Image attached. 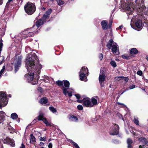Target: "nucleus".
<instances>
[{
    "label": "nucleus",
    "instance_id": "nucleus-1",
    "mask_svg": "<svg viewBox=\"0 0 148 148\" xmlns=\"http://www.w3.org/2000/svg\"><path fill=\"white\" fill-rule=\"evenodd\" d=\"M25 65L29 73L25 76L27 78V81L32 85L37 84L39 77L42 66L36 53L27 55L25 60Z\"/></svg>",
    "mask_w": 148,
    "mask_h": 148
},
{
    "label": "nucleus",
    "instance_id": "nucleus-2",
    "mask_svg": "<svg viewBox=\"0 0 148 148\" xmlns=\"http://www.w3.org/2000/svg\"><path fill=\"white\" fill-rule=\"evenodd\" d=\"M46 20L45 18H43V17L42 18L38 20L36 23V25L32 27L31 29L33 32H30L28 31L27 30H25L22 32L19 33L18 36H25V37H30L31 36H34V34L38 32L40 30V29H38L39 27L42 25L44 22L46 21Z\"/></svg>",
    "mask_w": 148,
    "mask_h": 148
},
{
    "label": "nucleus",
    "instance_id": "nucleus-3",
    "mask_svg": "<svg viewBox=\"0 0 148 148\" xmlns=\"http://www.w3.org/2000/svg\"><path fill=\"white\" fill-rule=\"evenodd\" d=\"M134 16L131 20V25L132 28L138 31H140L143 28V25L141 20Z\"/></svg>",
    "mask_w": 148,
    "mask_h": 148
},
{
    "label": "nucleus",
    "instance_id": "nucleus-4",
    "mask_svg": "<svg viewBox=\"0 0 148 148\" xmlns=\"http://www.w3.org/2000/svg\"><path fill=\"white\" fill-rule=\"evenodd\" d=\"M132 4L130 3H121V8L127 12L128 15L132 14L133 13L134 8L132 7Z\"/></svg>",
    "mask_w": 148,
    "mask_h": 148
},
{
    "label": "nucleus",
    "instance_id": "nucleus-5",
    "mask_svg": "<svg viewBox=\"0 0 148 148\" xmlns=\"http://www.w3.org/2000/svg\"><path fill=\"white\" fill-rule=\"evenodd\" d=\"M25 12L28 14H32L36 10L35 5L33 3L28 2L24 6Z\"/></svg>",
    "mask_w": 148,
    "mask_h": 148
},
{
    "label": "nucleus",
    "instance_id": "nucleus-6",
    "mask_svg": "<svg viewBox=\"0 0 148 148\" xmlns=\"http://www.w3.org/2000/svg\"><path fill=\"white\" fill-rule=\"evenodd\" d=\"M7 94L3 93L2 92H0V108L2 107L5 106L8 103Z\"/></svg>",
    "mask_w": 148,
    "mask_h": 148
},
{
    "label": "nucleus",
    "instance_id": "nucleus-7",
    "mask_svg": "<svg viewBox=\"0 0 148 148\" xmlns=\"http://www.w3.org/2000/svg\"><path fill=\"white\" fill-rule=\"evenodd\" d=\"M22 57L21 56H16L15 58L14 65L15 72H16L19 69V67L21 65Z\"/></svg>",
    "mask_w": 148,
    "mask_h": 148
},
{
    "label": "nucleus",
    "instance_id": "nucleus-8",
    "mask_svg": "<svg viewBox=\"0 0 148 148\" xmlns=\"http://www.w3.org/2000/svg\"><path fill=\"white\" fill-rule=\"evenodd\" d=\"M77 101L79 103L83 102V105L87 107H93L90 98L87 97L84 98L82 100H77Z\"/></svg>",
    "mask_w": 148,
    "mask_h": 148
},
{
    "label": "nucleus",
    "instance_id": "nucleus-9",
    "mask_svg": "<svg viewBox=\"0 0 148 148\" xmlns=\"http://www.w3.org/2000/svg\"><path fill=\"white\" fill-rule=\"evenodd\" d=\"M141 4L137 3L136 4L135 9L136 10L139 12H140L145 11L146 9L148 11V8L146 9V7L143 4V1H141Z\"/></svg>",
    "mask_w": 148,
    "mask_h": 148
},
{
    "label": "nucleus",
    "instance_id": "nucleus-10",
    "mask_svg": "<svg viewBox=\"0 0 148 148\" xmlns=\"http://www.w3.org/2000/svg\"><path fill=\"white\" fill-rule=\"evenodd\" d=\"M3 141L4 143L9 144L12 147H14L15 146L14 141L12 138L7 137L4 139Z\"/></svg>",
    "mask_w": 148,
    "mask_h": 148
},
{
    "label": "nucleus",
    "instance_id": "nucleus-11",
    "mask_svg": "<svg viewBox=\"0 0 148 148\" xmlns=\"http://www.w3.org/2000/svg\"><path fill=\"white\" fill-rule=\"evenodd\" d=\"M114 126L112 128V132H110V134L111 135H117L119 133V127L116 124H114Z\"/></svg>",
    "mask_w": 148,
    "mask_h": 148
},
{
    "label": "nucleus",
    "instance_id": "nucleus-12",
    "mask_svg": "<svg viewBox=\"0 0 148 148\" xmlns=\"http://www.w3.org/2000/svg\"><path fill=\"white\" fill-rule=\"evenodd\" d=\"M39 103L45 106H48L49 105V103L48 102V99L46 97H43L41 98L39 100Z\"/></svg>",
    "mask_w": 148,
    "mask_h": 148
},
{
    "label": "nucleus",
    "instance_id": "nucleus-13",
    "mask_svg": "<svg viewBox=\"0 0 148 148\" xmlns=\"http://www.w3.org/2000/svg\"><path fill=\"white\" fill-rule=\"evenodd\" d=\"M6 114L2 111H0V123H2L5 120V116Z\"/></svg>",
    "mask_w": 148,
    "mask_h": 148
},
{
    "label": "nucleus",
    "instance_id": "nucleus-14",
    "mask_svg": "<svg viewBox=\"0 0 148 148\" xmlns=\"http://www.w3.org/2000/svg\"><path fill=\"white\" fill-rule=\"evenodd\" d=\"M108 22L107 21L103 20L101 22V25L103 29L106 30L108 28Z\"/></svg>",
    "mask_w": 148,
    "mask_h": 148
},
{
    "label": "nucleus",
    "instance_id": "nucleus-15",
    "mask_svg": "<svg viewBox=\"0 0 148 148\" xmlns=\"http://www.w3.org/2000/svg\"><path fill=\"white\" fill-rule=\"evenodd\" d=\"M52 12V10L51 9L48 10L43 16V18H45L46 20V19L49 18L50 14Z\"/></svg>",
    "mask_w": 148,
    "mask_h": 148
},
{
    "label": "nucleus",
    "instance_id": "nucleus-16",
    "mask_svg": "<svg viewBox=\"0 0 148 148\" xmlns=\"http://www.w3.org/2000/svg\"><path fill=\"white\" fill-rule=\"evenodd\" d=\"M133 143V140L130 138H128L127 140V148H132L133 146L132 145Z\"/></svg>",
    "mask_w": 148,
    "mask_h": 148
},
{
    "label": "nucleus",
    "instance_id": "nucleus-17",
    "mask_svg": "<svg viewBox=\"0 0 148 148\" xmlns=\"http://www.w3.org/2000/svg\"><path fill=\"white\" fill-rule=\"evenodd\" d=\"M138 53V50L135 48H133L130 49V53L131 55H136Z\"/></svg>",
    "mask_w": 148,
    "mask_h": 148
},
{
    "label": "nucleus",
    "instance_id": "nucleus-18",
    "mask_svg": "<svg viewBox=\"0 0 148 148\" xmlns=\"http://www.w3.org/2000/svg\"><path fill=\"white\" fill-rule=\"evenodd\" d=\"M139 140L145 144L146 145L148 146V140L145 137H141L139 138Z\"/></svg>",
    "mask_w": 148,
    "mask_h": 148
},
{
    "label": "nucleus",
    "instance_id": "nucleus-19",
    "mask_svg": "<svg viewBox=\"0 0 148 148\" xmlns=\"http://www.w3.org/2000/svg\"><path fill=\"white\" fill-rule=\"evenodd\" d=\"M84 73L85 74H87L88 72V70L87 67H82L80 71V73Z\"/></svg>",
    "mask_w": 148,
    "mask_h": 148
},
{
    "label": "nucleus",
    "instance_id": "nucleus-20",
    "mask_svg": "<svg viewBox=\"0 0 148 148\" xmlns=\"http://www.w3.org/2000/svg\"><path fill=\"white\" fill-rule=\"evenodd\" d=\"M69 119L73 121L77 122L78 121V119L77 117L73 115H70Z\"/></svg>",
    "mask_w": 148,
    "mask_h": 148
},
{
    "label": "nucleus",
    "instance_id": "nucleus-21",
    "mask_svg": "<svg viewBox=\"0 0 148 148\" xmlns=\"http://www.w3.org/2000/svg\"><path fill=\"white\" fill-rule=\"evenodd\" d=\"M63 84L65 88H69L70 84L68 80H63Z\"/></svg>",
    "mask_w": 148,
    "mask_h": 148
},
{
    "label": "nucleus",
    "instance_id": "nucleus-22",
    "mask_svg": "<svg viewBox=\"0 0 148 148\" xmlns=\"http://www.w3.org/2000/svg\"><path fill=\"white\" fill-rule=\"evenodd\" d=\"M113 42V39L111 38L109 41L108 42L106 46L109 49H110L112 47V45Z\"/></svg>",
    "mask_w": 148,
    "mask_h": 148
},
{
    "label": "nucleus",
    "instance_id": "nucleus-23",
    "mask_svg": "<svg viewBox=\"0 0 148 148\" xmlns=\"http://www.w3.org/2000/svg\"><path fill=\"white\" fill-rule=\"evenodd\" d=\"M38 117V121H42L45 118L44 116V114L42 112L40 113Z\"/></svg>",
    "mask_w": 148,
    "mask_h": 148
},
{
    "label": "nucleus",
    "instance_id": "nucleus-24",
    "mask_svg": "<svg viewBox=\"0 0 148 148\" xmlns=\"http://www.w3.org/2000/svg\"><path fill=\"white\" fill-rule=\"evenodd\" d=\"M30 142L31 143L33 144L36 142V138L32 134H31L30 135Z\"/></svg>",
    "mask_w": 148,
    "mask_h": 148
},
{
    "label": "nucleus",
    "instance_id": "nucleus-25",
    "mask_svg": "<svg viewBox=\"0 0 148 148\" xmlns=\"http://www.w3.org/2000/svg\"><path fill=\"white\" fill-rule=\"evenodd\" d=\"M106 79L105 75H99V82L104 81Z\"/></svg>",
    "mask_w": 148,
    "mask_h": 148
},
{
    "label": "nucleus",
    "instance_id": "nucleus-26",
    "mask_svg": "<svg viewBox=\"0 0 148 148\" xmlns=\"http://www.w3.org/2000/svg\"><path fill=\"white\" fill-rule=\"evenodd\" d=\"M91 101V103H92V105H93V107L94 105H97L98 103L97 99L94 98V97H92V98Z\"/></svg>",
    "mask_w": 148,
    "mask_h": 148
},
{
    "label": "nucleus",
    "instance_id": "nucleus-27",
    "mask_svg": "<svg viewBox=\"0 0 148 148\" xmlns=\"http://www.w3.org/2000/svg\"><path fill=\"white\" fill-rule=\"evenodd\" d=\"M69 88H65L64 86H62L61 89L63 90V93L65 95H66L67 93L69 92V91L67 90Z\"/></svg>",
    "mask_w": 148,
    "mask_h": 148
},
{
    "label": "nucleus",
    "instance_id": "nucleus-28",
    "mask_svg": "<svg viewBox=\"0 0 148 148\" xmlns=\"http://www.w3.org/2000/svg\"><path fill=\"white\" fill-rule=\"evenodd\" d=\"M112 51L113 53H116L118 49V47H117L116 45H113L112 47Z\"/></svg>",
    "mask_w": 148,
    "mask_h": 148
},
{
    "label": "nucleus",
    "instance_id": "nucleus-29",
    "mask_svg": "<svg viewBox=\"0 0 148 148\" xmlns=\"http://www.w3.org/2000/svg\"><path fill=\"white\" fill-rule=\"evenodd\" d=\"M86 74L84 73H80L79 74V79L81 81H83L84 79L86 77Z\"/></svg>",
    "mask_w": 148,
    "mask_h": 148
},
{
    "label": "nucleus",
    "instance_id": "nucleus-30",
    "mask_svg": "<svg viewBox=\"0 0 148 148\" xmlns=\"http://www.w3.org/2000/svg\"><path fill=\"white\" fill-rule=\"evenodd\" d=\"M56 84L59 86H63V80L62 81L60 80H58L57 81L56 83Z\"/></svg>",
    "mask_w": 148,
    "mask_h": 148
},
{
    "label": "nucleus",
    "instance_id": "nucleus-31",
    "mask_svg": "<svg viewBox=\"0 0 148 148\" xmlns=\"http://www.w3.org/2000/svg\"><path fill=\"white\" fill-rule=\"evenodd\" d=\"M5 28H0V36H4L5 34Z\"/></svg>",
    "mask_w": 148,
    "mask_h": 148
},
{
    "label": "nucleus",
    "instance_id": "nucleus-32",
    "mask_svg": "<svg viewBox=\"0 0 148 148\" xmlns=\"http://www.w3.org/2000/svg\"><path fill=\"white\" fill-rule=\"evenodd\" d=\"M11 118L13 119H16L18 117L17 114L15 113H12L11 115Z\"/></svg>",
    "mask_w": 148,
    "mask_h": 148
},
{
    "label": "nucleus",
    "instance_id": "nucleus-33",
    "mask_svg": "<svg viewBox=\"0 0 148 148\" xmlns=\"http://www.w3.org/2000/svg\"><path fill=\"white\" fill-rule=\"evenodd\" d=\"M70 142L72 143L74 146L75 148H80L77 144L75 143L72 140H71Z\"/></svg>",
    "mask_w": 148,
    "mask_h": 148
},
{
    "label": "nucleus",
    "instance_id": "nucleus-34",
    "mask_svg": "<svg viewBox=\"0 0 148 148\" xmlns=\"http://www.w3.org/2000/svg\"><path fill=\"white\" fill-rule=\"evenodd\" d=\"M49 110L52 112L55 113L57 112L56 109L52 106L50 107L49 108Z\"/></svg>",
    "mask_w": 148,
    "mask_h": 148
},
{
    "label": "nucleus",
    "instance_id": "nucleus-35",
    "mask_svg": "<svg viewBox=\"0 0 148 148\" xmlns=\"http://www.w3.org/2000/svg\"><path fill=\"white\" fill-rule=\"evenodd\" d=\"M110 64L111 66L114 68L116 66V64L115 62L114 61L112 60L110 62Z\"/></svg>",
    "mask_w": 148,
    "mask_h": 148
},
{
    "label": "nucleus",
    "instance_id": "nucleus-36",
    "mask_svg": "<svg viewBox=\"0 0 148 148\" xmlns=\"http://www.w3.org/2000/svg\"><path fill=\"white\" fill-rule=\"evenodd\" d=\"M58 4L59 5H61L64 3V2L61 0H56Z\"/></svg>",
    "mask_w": 148,
    "mask_h": 148
},
{
    "label": "nucleus",
    "instance_id": "nucleus-37",
    "mask_svg": "<svg viewBox=\"0 0 148 148\" xmlns=\"http://www.w3.org/2000/svg\"><path fill=\"white\" fill-rule=\"evenodd\" d=\"M131 56H125V55H122V58L123 59H125L126 60H129L131 58Z\"/></svg>",
    "mask_w": 148,
    "mask_h": 148
},
{
    "label": "nucleus",
    "instance_id": "nucleus-38",
    "mask_svg": "<svg viewBox=\"0 0 148 148\" xmlns=\"http://www.w3.org/2000/svg\"><path fill=\"white\" fill-rule=\"evenodd\" d=\"M39 140L40 141H45L47 140V138L46 136L42 137V136H39Z\"/></svg>",
    "mask_w": 148,
    "mask_h": 148
},
{
    "label": "nucleus",
    "instance_id": "nucleus-39",
    "mask_svg": "<svg viewBox=\"0 0 148 148\" xmlns=\"http://www.w3.org/2000/svg\"><path fill=\"white\" fill-rule=\"evenodd\" d=\"M134 122L136 125H139V121L138 119L134 118Z\"/></svg>",
    "mask_w": 148,
    "mask_h": 148
},
{
    "label": "nucleus",
    "instance_id": "nucleus-40",
    "mask_svg": "<svg viewBox=\"0 0 148 148\" xmlns=\"http://www.w3.org/2000/svg\"><path fill=\"white\" fill-rule=\"evenodd\" d=\"M77 108L78 110H82L83 109V107L82 105H79L77 106Z\"/></svg>",
    "mask_w": 148,
    "mask_h": 148
},
{
    "label": "nucleus",
    "instance_id": "nucleus-41",
    "mask_svg": "<svg viewBox=\"0 0 148 148\" xmlns=\"http://www.w3.org/2000/svg\"><path fill=\"white\" fill-rule=\"evenodd\" d=\"M43 90V89L41 87H38L37 89L41 93L43 92L44 91Z\"/></svg>",
    "mask_w": 148,
    "mask_h": 148
},
{
    "label": "nucleus",
    "instance_id": "nucleus-42",
    "mask_svg": "<svg viewBox=\"0 0 148 148\" xmlns=\"http://www.w3.org/2000/svg\"><path fill=\"white\" fill-rule=\"evenodd\" d=\"M75 96L76 97L77 99L78 100H79L81 98V95H80L78 94H76L75 95Z\"/></svg>",
    "mask_w": 148,
    "mask_h": 148
},
{
    "label": "nucleus",
    "instance_id": "nucleus-43",
    "mask_svg": "<svg viewBox=\"0 0 148 148\" xmlns=\"http://www.w3.org/2000/svg\"><path fill=\"white\" fill-rule=\"evenodd\" d=\"M137 74L139 75L142 76L143 74L142 71L141 70L138 71L137 73Z\"/></svg>",
    "mask_w": 148,
    "mask_h": 148
},
{
    "label": "nucleus",
    "instance_id": "nucleus-44",
    "mask_svg": "<svg viewBox=\"0 0 148 148\" xmlns=\"http://www.w3.org/2000/svg\"><path fill=\"white\" fill-rule=\"evenodd\" d=\"M99 57L100 60H101L103 58L102 54L100 53L99 55Z\"/></svg>",
    "mask_w": 148,
    "mask_h": 148
},
{
    "label": "nucleus",
    "instance_id": "nucleus-45",
    "mask_svg": "<svg viewBox=\"0 0 148 148\" xmlns=\"http://www.w3.org/2000/svg\"><path fill=\"white\" fill-rule=\"evenodd\" d=\"M135 87V85H133V84H132V85H130L129 86V88L130 89H134Z\"/></svg>",
    "mask_w": 148,
    "mask_h": 148
},
{
    "label": "nucleus",
    "instance_id": "nucleus-46",
    "mask_svg": "<svg viewBox=\"0 0 148 148\" xmlns=\"http://www.w3.org/2000/svg\"><path fill=\"white\" fill-rule=\"evenodd\" d=\"M8 130L9 131H13L14 129L11 126H10L8 127Z\"/></svg>",
    "mask_w": 148,
    "mask_h": 148
},
{
    "label": "nucleus",
    "instance_id": "nucleus-47",
    "mask_svg": "<svg viewBox=\"0 0 148 148\" xmlns=\"http://www.w3.org/2000/svg\"><path fill=\"white\" fill-rule=\"evenodd\" d=\"M99 75H105L104 71L101 69Z\"/></svg>",
    "mask_w": 148,
    "mask_h": 148
},
{
    "label": "nucleus",
    "instance_id": "nucleus-48",
    "mask_svg": "<svg viewBox=\"0 0 148 148\" xmlns=\"http://www.w3.org/2000/svg\"><path fill=\"white\" fill-rule=\"evenodd\" d=\"M3 46V44L2 42H0V52H1L2 50V48Z\"/></svg>",
    "mask_w": 148,
    "mask_h": 148
},
{
    "label": "nucleus",
    "instance_id": "nucleus-49",
    "mask_svg": "<svg viewBox=\"0 0 148 148\" xmlns=\"http://www.w3.org/2000/svg\"><path fill=\"white\" fill-rule=\"evenodd\" d=\"M5 69V66H3V68L0 71V73H1L2 74L4 71Z\"/></svg>",
    "mask_w": 148,
    "mask_h": 148
},
{
    "label": "nucleus",
    "instance_id": "nucleus-50",
    "mask_svg": "<svg viewBox=\"0 0 148 148\" xmlns=\"http://www.w3.org/2000/svg\"><path fill=\"white\" fill-rule=\"evenodd\" d=\"M123 78H124V80L126 82H127L128 81V80L129 79L128 77H124L123 76Z\"/></svg>",
    "mask_w": 148,
    "mask_h": 148
},
{
    "label": "nucleus",
    "instance_id": "nucleus-51",
    "mask_svg": "<svg viewBox=\"0 0 148 148\" xmlns=\"http://www.w3.org/2000/svg\"><path fill=\"white\" fill-rule=\"evenodd\" d=\"M38 120V118H36V119H34L32 122V123H33V124L34 123H36L37 121V120Z\"/></svg>",
    "mask_w": 148,
    "mask_h": 148
},
{
    "label": "nucleus",
    "instance_id": "nucleus-52",
    "mask_svg": "<svg viewBox=\"0 0 148 148\" xmlns=\"http://www.w3.org/2000/svg\"><path fill=\"white\" fill-rule=\"evenodd\" d=\"M68 93V96L69 97H71L72 95V91H70Z\"/></svg>",
    "mask_w": 148,
    "mask_h": 148
},
{
    "label": "nucleus",
    "instance_id": "nucleus-53",
    "mask_svg": "<svg viewBox=\"0 0 148 148\" xmlns=\"http://www.w3.org/2000/svg\"><path fill=\"white\" fill-rule=\"evenodd\" d=\"M48 147L49 148H52V144L51 143H50L49 144Z\"/></svg>",
    "mask_w": 148,
    "mask_h": 148
},
{
    "label": "nucleus",
    "instance_id": "nucleus-54",
    "mask_svg": "<svg viewBox=\"0 0 148 148\" xmlns=\"http://www.w3.org/2000/svg\"><path fill=\"white\" fill-rule=\"evenodd\" d=\"M123 27V26L122 25H121L119 26L118 27L116 28L117 30H120Z\"/></svg>",
    "mask_w": 148,
    "mask_h": 148
},
{
    "label": "nucleus",
    "instance_id": "nucleus-55",
    "mask_svg": "<svg viewBox=\"0 0 148 148\" xmlns=\"http://www.w3.org/2000/svg\"><path fill=\"white\" fill-rule=\"evenodd\" d=\"M45 124H46V125L47 126H51V125L50 124H49L48 122V121H47V123H45Z\"/></svg>",
    "mask_w": 148,
    "mask_h": 148
},
{
    "label": "nucleus",
    "instance_id": "nucleus-56",
    "mask_svg": "<svg viewBox=\"0 0 148 148\" xmlns=\"http://www.w3.org/2000/svg\"><path fill=\"white\" fill-rule=\"evenodd\" d=\"M42 121H43V122L45 123H47V121H48L47 120V119L46 118H45L44 119V120H42Z\"/></svg>",
    "mask_w": 148,
    "mask_h": 148
},
{
    "label": "nucleus",
    "instance_id": "nucleus-57",
    "mask_svg": "<svg viewBox=\"0 0 148 148\" xmlns=\"http://www.w3.org/2000/svg\"><path fill=\"white\" fill-rule=\"evenodd\" d=\"M103 82H99L100 85L102 87H103L104 86V83H103Z\"/></svg>",
    "mask_w": 148,
    "mask_h": 148
},
{
    "label": "nucleus",
    "instance_id": "nucleus-58",
    "mask_svg": "<svg viewBox=\"0 0 148 148\" xmlns=\"http://www.w3.org/2000/svg\"><path fill=\"white\" fill-rule=\"evenodd\" d=\"M25 147L23 143H22L20 148H25Z\"/></svg>",
    "mask_w": 148,
    "mask_h": 148
},
{
    "label": "nucleus",
    "instance_id": "nucleus-59",
    "mask_svg": "<svg viewBox=\"0 0 148 148\" xmlns=\"http://www.w3.org/2000/svg\"><path fill=\"white\" fill-rule=\"evenodd\" d=\"M139 148H145V146L144 145H140L139 147Z\"/></svg>",
    "mask_w": 148,
    "mask_h": 148
},
{
    "label": "nucleus",
    "instance_id": "nucleus-60",
    "mask_svg": "<svg viewBox=\"0 0 148 148\" xmlns=\"http://www.w3.org/2000/svg\"><path fill=\"white\" fill-rule=\"evenodd\" d=\"M44 145V143L42 142H40L39 144V145L40 146H41L42 145Z\"/></svg>",
    "mask_w": 148,
    "mask_h": 148
},
{
    "label": "nucleus",
    "instance_id": "nucleus-61",
    "mask_svg": "<svg viewBox=\"0 0 148 148\" xmlns=\"http://www.w3.org/2000/svg\"><path fill=\"white\" fill-rule=\"evenodd\" d=\"M5 61L4 59L3 58L1 61L0 62V65L2 64Z\"/></svg>",
    "mask_w": 148,
    "mask_h": 148
},
{
    "label": "nucleus",
    "instance_id": "nucleus-62",
    "mask_svg": "<svg viewBox=\"0 0 148 148\" xmlns=\"http://www.w3.org/2000/svg\"><path fill=\"white\" fill-rule=\"evenodd\" d=\"M117 104L118 105H124V104H123L119 102H117Z\"/></svg>",
    "mask_w": 148,
    "mask_h": 148
},
{
    "label": "nucleus",
    "instance_id": "nucleus-63",
    "mask_svg": "<svg viewBox=\"0 0 148 148\" xmlns=\"http://www.w3.org/2000/svg\"><path fill=\"white\" fill-rule=\"evenodd\" d=\"M3 3L2 0H0V5H1Z\"/></svg>",
    "mask_w": 148,
    "mask_h": 148
},
{
    "label": "nucleus",
    "instance_id": "nucleus-64",
    "mask_svg": "<svg viewBox=\"0 0 148 148\" xmlns=\"http://www.w3.org/2000/svg\"><path fill=\"white\" fill-rule=\"evenodd\" d=\"M3 42V40H2V39H0V42Z\"/></svg>",
    "mask_w": 148,
    "mask_h": 148
}]
</instances>
